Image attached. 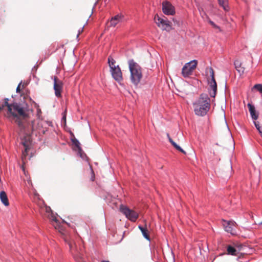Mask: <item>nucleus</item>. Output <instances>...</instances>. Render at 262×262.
Instances as JSON below:
<instances>
[{
	"label": "nucleus",
	"mask_w": 262,
	"mask_h": 262,
	"mask_svg": "<svg viewBox=\"0 0 262 262\" xmlns=\"http://www.w3.org/2000/svg\"><path fill=\"white\" fill-rule=\"evenodd\" d=\"M8 98L4 99V102L0 104V111L7 110V117H12L17 123L21 134L28 135L32 127L27 122L29 117L28 105L26 103H14L10 104Z\"/></svg>",
	"instance_id": "1"
},
{
	"label": "nucleus",
	"mask_w": 262,
	"mask_h": 262,
	"mask_svg": "<svg viewBox=\"0 0 262 262\" xmlns=\"http://www.w3.org/2000/svg\"><path fill=\"white\" fill-rule=\"evenodd\" d=\"M210 100L208 95L202 94L198 99L193 103L195 114L200 116L205 115L210 107Z\"/></svg>",
	"instance_id": "2"
},
{
	"label": "nucleus",
	"mask_w": 262,
	"mask_h": 262,
	"mask_svg": "<svg viewBox=\"0 0 262 262\" xmlns=\"http://www.w3.org/2000/svg\"><path fill=\"white\" fill-rule=\"evenodd\" d=\"M128 64L131 81L134 84L137 85L142 77L141 68L133 60H130L128 61Z\"/></svg>",
	"instance_id": "3"
},
{
	"label": "nucleus",
	"mask_w": 262,
	"mask_h": 262,
	"mask_svg": "<svg viewBox=\"0 0 262 262\" xmlns=\"http://www.w3.org/2000/svg\"><path fill=\"white\" fill-rule=\"evenodd\" d=\"M210 79L208 80L209 85V93L211 97L214 98L217 92V84L215 80L214 72L212 68H209Z\"/></svg>",
	"instance_id": "4"
},
{
	"label": "nucleus",
	"mask_w": 262,
	"mask_h": 262,
	"mask_svg": "<svg viewBox=\"0 0 262 262\" xmlns=\"http://www.w3.org/2000/svg\"><path fill=\"white\" fill-rule=\"evenodd\" d=\"M120 211L125 215L126 218L133 222H136L139 217L138 212L123 205H120Z\"/></svg>",
	"instance_id": "5"
},
{
	"label": "nucleus",
	"mask_w": 262,
	"mask_h": 262,
	"mask_svg": "<svg viewBox=\"0 0 262 262\" xmlns=\"http://www.w3.org/2000/svg\"><path fill=\"white\" fill-rule=\"evenodd\" d=\"M198 61L193 60L186 63L182 70V75L184 77H188L192 75L197 66Z\"/></svg>",
	"instance_id": "6"
},
{
	"label": "nucleus",
	"mask_w": 262,
	"mask_h": 262,
	"mask_svg": "<svg viewBox=\"0 0 262 262\" xmlns=\"http://www.w3.org/2000/svg\"><path fill=\"white\" fill-rule=\"evenodd\" d=\"M155 21L159 27H161L163 30H169L170 28V25L167 19H164L159 17L156 14L154 18Z\"/></svg>",
	"instance_id": "7"
},
{
	"label": "nucleus",
	"mask_w": 262,
	"mask_h": 262,
	"mask_svg": "<svg viewBox=\"0 0 262 262\" xmlns=\"http://www.w3.org/2000/svg\"><path fill=\"white\" fill-rule=\"evenodd\" d=\"M223 226L225 230L232 235L235 234V230L234 227H235L236 225V223L233 221H227L223 220Z\"/></svg>",
	"instance_id": "8"
},
{
	"label": "nucleus",
	"mask_w": 262,
	"mask_h": 262,
	"mask_svg": "<svg viewBox=\"0 0 262 262\" xmlns=\"http://www.w3.org/2000/svg\"><path fill=\"white\" fill-rule=\"evenodd\" d=\"M162 10L166 15H173L175 13L174 7L167 1L163 2Z\"/></svg>",
	"instance_id": "9"
},
{
	"label": "nucleus",
	"mask_w": 262,
	"mask_h": 262,
	"mask_svg": "<svg viewBox=\"0 0 262 262\" xmlns=\"http://www.w3.org/2000/svg\"><path fill=\"white\" fill-rule=\"evenodd\" d=\"M62 89V83L59 80L57 77L54 78V89L55 96L57 97H61V92Z\"/></svg>",
	"instance_id": "10"
},
{
	"label": "nucleus",
	"mask_w": 262,
	"mask_h": 262,
	"mask_svg": "<svg viewBox=\"0 0 262 262\" xmlns=\"http://www.w3.org/2000/svg\"><path fill=\"white\" fill-rule=\"evenodd\" d=\"M111 74L114 79L120 82L122 80V74L121 69L118 65L116 66V67L110 70Z\"/></svg>",
	"instance_id": "11"
},
{
	"label": "nucleus",
	"mask_w": 262,
	"mask_h": 262,
	"mask_svg": "<svg viewBox=\"0 0 262 262\" xmlns=\"http://www.w3.org/2000/svg\"><path fill=\"white\" fill-rule=\"evenodd\" d=\"M65 242L68 243L69 246L70 250L74 255V258H76V255L78 254L77 249L75 246V244L74 241L71 239L69 237H67L65 238Z\"/></svg>",
	"instance_id": "12"
},
{
	"label": "nucleus",
	"mask_w": 262,
	"mask_h": 262,
	"mask_svg": "<svg viewBox=\"0 0 262 262\" xmlns=\"http://www.w3.org/2000/svg\"><path fill=\"white\" fill-rule=\"evenodd\" d=\"M123 18V15L121 14L115 15L110 20L109 26L115 27L119 23L122 21Z\"/></svg>",
	"instance_id": "13"
},
{
	"label": "nucleus",
	"mask_w": 262,
	"mask_h": 262,
	"mask_svg": "<svg viewBox=\"0 0 262 262\" xmlns=\"http://www.w3.org/2000/svg\"><path fill=\"white\" fill-rule=\"evenodd\" d=\"M247 106L252 119L256 120L258 118V113L256 111L254 106L251 103H248Z\"/></svg>",
	"instance_id": "14"
},
{
	"label": "nucleus",
	"mask_w": 262,
	"mask_h": 262,
	"mask_svg": "<svg viewBox=\"0 0 262 262\" xmlns=\"http://www.w3.org/2000/svg\"><path fill=\"white\" fill-rule=\"evenodd\" d=\"M0 199L3 204L6 206H8L9 205V201L8 199L7 195L6 192L4 191H2L0 193Z\"/></svg>",
	"instance_id": "15"
},
{
	"label": "nucleus",
	"mask_w": 262,
	"mask_h": 262,
	"mask_svg": "<svg viewBox=\"0 0 262 262\" xmlns=\"http://www.w3.org/2000/svg\"><path fill=\"white\" fill-rule=\"evenodd\" d=\"M167 136L170 143L174 147V148L176 149H177L178 150L182 152L184 154H186V152L172 140V139L170 137V136L168 134H167Z\"/></svg>",
	"instance_id": "16"
},
{
	"label": "nucleus",
	"mask_w": 262,
	"mask_h": 262,
	"mask_svg": "<svg viewBox=\"0 0 262 262\" xmlns=\"http://www.w3.org/2000/svg\"><path fill=\"white\" fill-rule=\"evenodd\" d=\"M227 253L231 255L236 256L237 255V254L238 253V251L231 245L227 246Z\"/></svg>",
	"instance_id": "17"
},
{
	"label": "nucleus",
	"mask_w": 262,
	"mask_h": 262,
	"mask_svg": "<svg viewBox=\"0 0 262 262\" xmlns=\"http://www.w3.org/2000/svg\"><path fill=\"white\" fill-rule=\"evenodd\" d=\"M235 67L236 70L240 73L243 74L244 72L245 68L242 66V63L239 60H236L234 62Z\"/></svg>",
	"instance_id": "18"
},
{
	"label": "nucleus",
	"mask_w": 262,
	"mask_h": 262,
	"mask_svg": "<svg viewBox=\"0 0 262 262\" xmlns=\"http://www.w3.org/2000/svg\"><path fill=\"white\" fill-rule=\"evenodd\" d=\"M138 228L141 231L143 236L147 240L150 241V237L148 235V232L146 228V227H143L141 226H139Z\"/></svg>",
	"instance_id": "19"
},
{
	"label": "nucleus",
	"mask_w": 262,
	"mask_h": 262,
	"mask_svg": "<svg viewBox=\"0 0 262 262\" xmlns=\"http://www.w3.org/2000/svg\"><path fill=\"white\" fill-rule=\"evenodd\" d=\"M219 5L223 7L225 11H228L229 10V7L227 0H218Z\"/></svg>",
	"instance_id": "20"
},
{
	"label": "nucleus",
	"mask_w": 262,
	"mask_h": 262,
	"mask_svg": "<svg viewBox=\"0 0 262 262\" xmlns=\"http://www.w3.org/2000/svg\"><path fill=\"white\" fill-rule=\"evenodd\" d=\"M72 136L73 138H72L71 140L73 144L77 148L79 151H81L82 149L80 146V144L79 142L76 139L73 134H72Z\"/></svg>",
	"instance_id": "21"
},
{
	"label": "nucleus",
	"mask_w": 262,
	"mask_h": 262,
	"mask_svg": "<svg viewBox=\"0 0 262 262\" xmlns=\"http://www.w3.org/2000/svg\"><path fill=\"white\" fill-rule=\"evenodd\" d=\"M108 63L110 70L116 67V61L111 56L108 57Z\"/></svg>",
	"instance_id": "22"
},
{
	"label": "nucleus",
	"mask_w": 262,
	"mask_h": 262,
	"mask_svg": "<svg viewBox=\"0 0 262 262\" xmlns=\"http://www.w3.org/2000/svg\"><path fill=\"white\" fill-rule=\"evenodd\" d=\"M22 144L24 147H29L30 137L28 136H25L22 141Z\"/></svg>",
	"instance_id": "23"
},
{
	"label": "nucleus",
	"mask_w": 262,
	"mask_h": 262,
	"mask_svg": "<svg viewBox=\"0 0 262 262\" xmlns=\"http://www.w3.org/2000/svg\"><path fill=\"white\" fill-rule=\"evenodd\" d=\"M253 88L256 89L257 91L259 92L260 93H262V84H255L253 86Z\"/></svg>",
	"instance_id": "24"
},
{
	"label": "nucleus",
	"mask_w": 262,
	"mask_h": 262,
	"mask_svg": "<svg viewBox=\"0 0 262 262\" xmlns=\"http://www.w3.org/2000/svg\"><path fill=\"white\" fill-rule=\"evenodd\" d=\"M33 193H34V198H33L34 201L36 202L37 201L40 200V195L36 192V191L35 190L34 191Z\"/></svg>",
	"instance_id": "25"
},
{
	"label": "nucleus",
	"mask_w": 262,
	"mask_h": 262,
	"mask_svg": "<svg viewBox=\"0 0 262 262\" xmlns=\"http://www.w3.org/2000/svg\"><path fill=\"white\" fill-rule=\"evenodd\" d=\"M91 180L92 181H94V179H95V174H94V171L92 169H91Z\"/></svg>",
	"instance_id": "26"
},
{
	"label": "nucleus",
	"mask_w": 262,
	"mask_h": 262,
	"mask_svg": "<svg viewBox=\"0 0 262 262\" xmlns=\"http://www.w3.org/2000/svg\"><path fill=\"white\" fill-rule=\"evenodd\" d=\"M254 125H255V127H256V129H257L259 127H261V126H260V124H259V122H258V121H254Z\"/></svg>",
	"instance_id": "27"
},
{
	"label": "nucleus",
	"mask_w": 262,
	"mask_h": 262,
	"mask_svg": "<svg viewBox=\"0 0 262 262\" xmlns=\"http://www.w3.org/2000/svg\"><path fill=\"white\" fill-rule=\"evenodd\" d=\"M21 85V82L19 83L18 85L17 88H16V92L17 93H20V86Z\"/></svg>",
	"instance_id": "28"
},
{
	"label": "nucleus",
	"mask_w": 262,
	"mask_h": 262,
	"mask_svg": "<svg viewBox=\"0 0 262 262\" xmlns=\"http://www.w3.org/2000/svg\"><path fill=\"white\" fill-rule=\"evenodd\" d=\"M25 149L24 151L26 153V155H28V150H29V147H24Z\"/></svg>",
	"instance_id": "29"
},
{
	"label": "nucleus",
	"mask_w": 262,
	"mask_h": 262,
	"mask_svg": "<svg viewBox=\"0 0 262 262\" xmlns=\"http://www.w3.org/2000/svg\"><path fill=\"white\" fill-rule=\"evenodd\" d=\"M257 130H258L259 134H260L261 136L262 137V126L259 127Z\"/></svg>",
	"instance_id": "30"
},
{
	"label": "nucleus",
	"mask_w": 262,
	"mask_h": 262,
	"mask_svg": "<svg viewBox=\"0 0 262 262\" xmlns=\"http://www.w3.org/2000/svg\"><path fill=\"white\" fill-rule=\"evenodd\" d=\"M210 24L214 28H219L213 21H210Z\"/></svg>",
	"instance_id": "31"
},
{
	"label": "nucleus",
	"mask_w": 262,
	"mask_h": 262,
	"mask_svg": "<svg viewBox=\"0 0 262 262\" xmlns=\"http://www.w3.org/2000/svg\"><path fill=\"white\" fill-rule=\"evenodd\" d=\"M27 156V155H26V153L24 151H23V156H22V159H23L24 158H26V157Z\"/></svg>",
	"instance_id": "32"
},
{
	"label": "nucleus",
	"mask_w": 262,
	"mask_h": 262,
	"mask_svg": "<svg viewBox=\"0 0 262 262\" xmlns=\"http://www.w3.org/2000/svg\"><path fill=\"white\" fill-rule=\"evenodd\" d=\"M83 27H82V28L81 29V31H79V32L78 33V34L77 35V37H78L79 35H80V34L83 31Z\"/></svg>",
	"instance_id": "33"
},
{
	"label": "nucleus",
	"mask_w": 262,
	"mask_h": 262,
	"mask_svg": "<svg viewBox=\"0 0 262 262\" xmlns=\"http://www.w3.org/2000/svg\"><path fill=\"white\" fill-rule=\"evenodd\" d=\"M92 13H93V12H92V9H91V11H90V13H89V17H90V16H91V15L92 14Z\"/></svg>",
	"instance_id": "34"
},
{
	"label": "nucleus",
	"mask_w": 262,
	"mask_h": 262,
	"mask_svg": "<svg viewBox=\"0 0 262 262\" xmlns=\"http://www.w3.org/2000/svg\"><path fill=\"white\" fill-rule=\"evenodd\" d=\"M229 168L231 170V169H232V166H231V164L230 162L229 163Z\"/></svg>",
	"instance_id": "35"
},
{
	"label": "nucleus",
	"mask_w": 262,
	"mask_h": 262,
	"mask_svg": "<svg viewBox=\"0 0 262 262\" xmlns=\"http://www.w3.org/2000/svg\"><path fill=\"white\" fill-rule=\"evenodd\" d=\"M28 183L29 184H30L31 185V186H32V184L31 181L30 180L28 181Z\"/></svg>",
	"instance_id": "36"
},
{
	"label": "nucleus",
	"mask_w": 262,
	"mask_h": 262,
	"mask_svg": "<svg viewBox=\"0 0 262 262\" xmlns=\"http://www.w3.org/2000/svg\"><path fill=\"white\" fill-rule=\"evenodd\" d=\"M101 262H109L108 261L103 260Z\"/></svg>",
	"instance_id": "37"
}]
</instances>
